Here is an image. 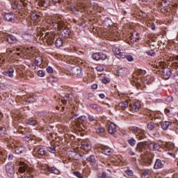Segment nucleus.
Returning <instances> with one entry per match:
<instances>
[{
	"mask_svg": "<svg viewBox=\"0 0 178 178\" xmlns=\"http://www.w3.org/2000/svg\"><path fill=\"white\" fill-rule=\"evenodd\" d=\"M41 37H44L48 45H52L56 34L54 31H47V28L42 29Z\"/></svg>",
	"mask_w": 178,
	"mask_h": 178,
	"instance_id": "obj_1",
	"label": "nucleus"
},
{
	"mask_svg": "<svg viewBox=\"0 0 178 178\" xmlns=\"http://www.w3.org/2000/svg\"><path fill=\"white\" fill-rule=\"evenodd\" d=\"M129 129V131H131L135 134L136 138L138 140H143V138H145V131L144 129L138 127H130Z\"/></svg>",
	"mask_w": 178,
	"mask_h": 178,
	"instance_id": "obj_2",
	"label": "nucleus"
},
{
	"mask_svg": "<svg viewBox=\"0 0 178 178\" xmlns=\"http://www.w3.org/2000/svg\"><path fill=\"white\" fill-rule=\"evenodd\" d=\"M87 9V4L84 2L78 3L75 6L71 7V10L74 15H78L79 12H86Z\"/></svg>",
	"mask_w": 178,
	"mask_h": 178,
	"instance_id": "obj_3",
	"label": "nucleus"
},
{
	"mask_svg": "<svg viewBox=\"0 0 178 178\" xmlns=\"http://www.w3.org/2000/svg\"><path fill=\"white\" fill-rule=\"evenodd\" d=\"M51 24L55 30L60 31L63 27H65V23L62 22V19L60 17H52Z\"/></svg>",
	"mask_w": 178,
	"mask_h": 178,
	"instance_id": "obj_4",
	"label": "nucleus"
},
{
	"mask_svg": "<svg viewBox=\"0 0 178 178\" xmlns=\"http://www.w3.org/2000/svg\"><path fill=\"white\" fill-rule=\"evenodd\" d=\"M6 172L9 177H13L15 176V167L12 163L6 164Z\"/></svg>",
	"mask_w": 178,
	"mask_h": 178,
	"instance_id": "obj_5",
	"label": "nucleus"
},
{
	"mask_svg": "<svg viewBox=\"0 0 178 178\" xmlns=\"http://www.w3.org/2000/svg\"><path fill=\"white\" fill-rule=\"evenodd\" d=\"M147 145H148V142L147 141L139 142L136 145V150L138 152H144L145 148H147Z\"/></svg>",
	"mask_w": 178,
	"mask_h": 178,
	"instance_id": "obj_6",
	"label": "nucleus"
},
{
	"mask_svg": "<svg viewBox=\"0 0 178 178\" xmlns=\"http://www.w3.org/2000/svg\"><path fill=\"white\" fill-rule=\"evenodd\" d=\"M92 58L95 60H105L108 56L104 53H95L92 55Z\"/></svg>",
	"mask_w": 178,
	"mask_h": 178,
	"instance_id": "obj_7",
	"label": "nucleus"
},
{
	"mask_svg": "<svg viewBox=\"0 0 178 178\" xmlns=\"http://www.w3.org/2000/svg\"><path fill=\"white\" fill-rule=\"evenodd\" d=\"M141 108V103L138 101L135 102L134 104L129 105V109L131 112H138Z\"/></svg>",
	"mask_w": 178,
	"mask_h": 178,
	"instance_id": "obj_8",
	"label": "nucleus"
},
{
	"mask_svg": "<svg viewBox=\"0 0 178 178\" xmlns=\"http://www.w3.org/2000/svg\"><path fill=\"white\" fill-rule=\"evenodd\" d=\"M164 166H165V162L162 161L161 159H157L154 162V165L153 168L156 170H158L159 169H163Z\"/></svg>",
	"mask_w": 178,
	"mask_h": 178,
	"instance_id": "obj_9",
	"label": "nucleus"
},
{
	"mask_svg": "<svg viewBox=\"0 0 178 178\" xmlns=\"http://www.w3.org/2000/svg\"><path fill=\"white\" fill-rule=\"evenodd\" d=\"M79 115L77 114H74L72 115V119H74V120H77L79 123H86L87 122V118L84 115H82L81 117H78Z\"/></svg>",
	"mask_w": 178,
	"mask_h": 178,
	"instance_id": "obj_10",
	"label": "nucleus"
},
{
	"mask_svg": "<svg viewBox=\"0 0 178 178\" xmlns=\"http://www.w3.org/2000/svg\"><path fill=\"white\" fill-rule=\"evenodd\" d=\"M71 74H72V76H81V67L79 66L72 67Z\"/></svg>",
	"mask_w": 178,
	"mask_h": 178,
	"instance_id": "obj_11",
	"label": "nucleus"
},
{
	"mask_svg": "<svg viewBox=\"0 0 178 178\" xmlns=\"http://www.w3.org/2000/svg\"><path fill=\"white\" fill-rule=\"evenodd\" d=\"M6 22H11V23L15 22V15L13 13H6L3 17Z\"/></svg>",
	"mask_w": 178,
	"mask_h": 178,
	"instance_id": "obj_12",
	"label": "nucleus"
},
{
	"mask_svg": "<svg viewBox=\"0 0 178 178\" xmlns=\"http://www.w3.org/2000/svg\"><path fill=\"white\" fill-rule=\"evenodd\" d=\"M15 73V70L13 67L9 68L7 71L2 73L6 77H10V79H13V74Z\"/></svg>",
	"mask_w": 178,
	"mask_h": 178,
	"instance_id": "obj_13",
	"label": "nucleus"
},
{
	"mask_svg": "<svg viewBox=\"0 0 178 178\" xmlns=\"http://www.w3.org/2000/svg\"><path fill=\"white\" fill-rule=\"evenodd\" d=\"M23 6V0L15 1L12 4L13 9H22Z\"/></svg>",
	"mask_w": 178,
	"mask_h": 178,
	"instance_id": "obj_14",
	"label": "nucleus"
},
{
	"mask_svg": "<svg viewBox=\"0 0 178 178\" xmlns=\"http://www.w3.org/2000/svg\"><path fill=\"white\" fill-rule=\"evenodd\" d=\"M108 131L109 134H115L116 133V124L111 122L108 126Z\"/></svg>",
	"mask_w": 178,
	"mask_h": 178,
	"instance_id": "obj_15",
	"label": "nucleus"
},
{
	"mask_svg": "<svg viewBox=\"0 0 178 178\" xmlns=\"http://www.w3.org/2000/svg\"><path fill=\"white\" fill-rule=\"evenodd\" d=\"M60 34L64 38H69V37L70 36V29H69L68 28H65L62 30Z\"/></svg>",
	"mask_w": 178,
	"mask_h": 178,
	"instance_id": "obj_16",
	"label": "nucleus"
},
{
	"mask_svg": "<svg viewBox=\"0 0 178 178\" xmlns=\"http://www.w3.org/2000/svg\"><path fill=\"white\" fill-rule=\"evenodd\" d=\"M161 129L163 130H168L170 126H172V122L170 121H164L161 123Z\"/></svg>",
	"mask_w": 178,
	"mask_h": 178,
	"instance_id": "obj_17",
	"label": "nucleus"
},
{
	"mask_svg": "<svg viewBox=\"0 0 178 178\" xmlns=\"http://www.w3.org/2000/svg\"><path fill=\"white\" fill-rule=\"evenodd\" d=\"M154 173V171L151 169L145 170L142 173L141 178H145L147 176H151Z\"/></svg>",
	"mask_w": 178,
	"mask_h": 178,
	"instance_id": "obj_18",
	"label": "nucleus"
},
{
	"mask_svg": "<svg viewBox=\"0 0 178 178\" xmlns=\"http://www.w3.org/2000/svg\"><path fill=\"white\" fill-rule=\"evenodd\" d=\"M38 4L40 6H43V8H48L49 6V0H40Z\"/></svg>",
	"mask_w": 178,
	"mask_h": 178,
	"instance_id": "obj_19",
	"label": "nucleus"
},
{
	"mask_svg": "<svg viewBox=\"0 0 178 178\" xmlns=\"http://www.w3.org/2000/svg\"><path fill=\"white\" fill-rule=\"evenodd\" d=\"M163 76L167 79H170V77L172 76V70H170V69H169V68L164 70Z\"/></svg>",
	"mask_w": 178,
	"mask_h": 178,
	"instance_id": "obj_20",
	"label": "nucleus"
},
{
	"mask_svg": "<svg viewBox=\"0 0 178 178\" xmlns=\"http://www.w3.org/2000/svg\"><path fill=\"white\" fill-rule=\"evenodd\" d=\"M23 151H24V148L22 145L20 146L15 145V154L19 155V154H22Z\"/></svg>",
	"mask_w": 178,
	"mask_h": 178,
	"instance_id": "obj_21",
	"label": "nucleus"
},
{
	"mask_svg": "<svg viewBox=\"0 0 178 178\" xmlns=\"http://www.w3.org/2000/svg\"><path fill=\"white\" fill-rule=\"evenodd\" d=\"M87 162H90L91 165L95 166V156L94 155H90L88 158L86 159Z\"/></svg>",
	"mask_w": 178,
	"mask_h": 178,
	"instance_id": "obj_22",
	"label": "nucleus"
},
{
	"mask_svg": "<svg viewBox=\"0 0 178 178\" xmlns=\"http://www.w3.org/2000/svg\"><path fill=\"white\" fill-rule=\"evenodd\" d=\"M6 40L9 44H15L17 41L16 38L13 35L7 36Z\"/></svg>",
	"mask_w": 178,
	"mask_h": 178,
	"instance_id": "obj_23",
	"label": "nucleus"
},
{
	"mask_svg": "<svg viewBox=\"0 0 178 178\" xmlns=\"http://www.w3.org/2000/svg\"><path fill=\"white\" fill-rule=\"evenodd\" d=\"M103 151L104 154L108 156L111 155V154H112V149L106 146L103 147Z\"/></svg>",
	"mask_w": 178,
	"mask_h": 178,
	"instance_id": "obj_24",
	"label": "nucleus"
},
{
	"mask_svg": "<svg viewBox=\"0 0 178 178\" xmlns=\"http://www.w3.org/2000/svg\"><path fill=\"white\" fill-rule=\"evenodd\" d=\"M19 172L20 173H24V172H26V173H29V168H27V165H24L19 168Z\"/></svg>",
	"mask_w": 178,
	"mask_h": 178,
	"instance_id": "obj_25",
	"label": "nucleus"
},
{
	"mask_svg": "<svg viewBox=\"0 0 178 178\" xmlns=\"http://www.w3.org/2000/svg\"><path fill=\"white\" fill-rule=\"evenodd\" d=\"M39 168L40 169V170L49 171V165L47 164L39 163Z\"/></svg>",
	"mask_w": 178,
	"mask_h": 178,
	"instance_id": "obj_26",
	"label": "nucleus"
},
{
	"mask_svg": "<svg viewBox=\"0 0 178 178\" xmlns=\"http://www.w3.org/2000/svg\"><path fill=\"white\" fill-rule=\"evenodd\" d=\"M35 63L36 66H41V65H42V58L40 56L35 57Z\"/></svg>",
	"mask_w": 178,
	"mask_h": 178,
	"instance_id": "obj_27",
	"label": "nucleus"
},
{
	"mask_svg": "<svg viewBox=\"0 0 178 178\" xmlns=\"http://www.w3.org/2000/svg\"><path fill=\"white\" fill-rule=\"evenodd\" d=\"M56 47L57 48H60V47H62V45H63V41H62L61 38H58L56 41Z\"/></svg>",
	"mask_w": 178,
	"mask_h": 178,
	"instance_id": "obj_28",
	"label": "nucleus"
},
{
	"mask_svg": "<svg viewBox=\"0 0 178 178\" xmlns=\"http://www.w3.org/2000/svg\"><path fill=\"white\" fill-rule=\"evenodd\" d=\"M26 124H30V126H35L37 124V120H26Z\"/></svg>",
	"mask_w": 178,
	"mask_h": 178,
	"instance_id": "obj_29",
	"label": "nucleus"
},
{
	"mask_svg": "<svg viewBox=\"0 0 178 178\" xmlns=\"http://www.w3.org/2000/svg\"><path fill=\"white\" fill-rule=\"evenodd\" d=\"M83 147L84 151H86V152H88V151L91 150V145L89 143H84L83 145Z\"/></svg>",
	"mask_w": 178,
	"mask_h": 178,
	"instance_id": "obj_30",
	"label": "nucleus"
},
{
	"mask_svg": "<svg viewBox=\"0 0 178 178\" xmlns=\"http://www.w3.org/2000/svg\"><path fill=\"white\" fill-rule=\"evenodd\" d=\"M49 172L54 173V175H59V170L55 167H51L49 168Z\"/></svg>",
	"mask_w": 178,
	"mask_h": 178,
	"instance_id": "obj_31",
	"label": "nucleus"
},
{
	"mask_svg": "<svg viewBox=\"0 0 178 178\" xmlns=\"http://www.w3.org/2000/svg\"><path fill=\"white\" fill-rule=\"evenodd\" d=\"M128 143L129 144V145H131V147H134V145H136V144L137 143V141H136V139H134V138H131V139L128 140Z\"/></svg>",
	"mask_w": 178,
	"mask_h": 178,
	"instance_id": "obj_32",
	"label": "nucleus"
},
{
	"mask_svg": "<svg viewBox=\"0 0 178 178\" xmlns=\"http://www.w3.org/2000/svg\"><path fill=\"white\" fill-rule=\"evenodd\" d=\"M118 106H120V108H127L129 106V102H121L118 104Z\"/></svg>",
	"mask_w": 178,
	"mask_h": 178,
	"instance_id": "obj_33",
	"label": "nucleus"
},
{
	"mask_svg": "<svg viewBox=\"0 0 178 178\" xmlns=\"http://www.w3.org/2000/svg\"><path fill=\"white\" fill-rule=\"evenodd\" d=\"M20 134H26V131L30 132V129L27 128H19L18 130Z\"/></svg>",
	"mask_w": 178,
	"mask_h": 178,
	"instance_id": "obj_34",
	"label": "nucleus"
},
{
	"mask_svg": "<svg viewBox=\"0 0 178 178\" xmlns=\"http://www.w3.org/2000/svg\"><path fill=\"white\" fill-rule=\"evenodd\" d=\"M88 119L89 122H92L93 123H97V117H95L94 115H89L88 117Z\"/></svg>",
	"mask_w": 178,
	"mask_h": 178,
	"instance_id": "obj_35",
	"label": "nucleus"
},
{
	"mask_svg": "<svg viewBox=\"0 0 178 178\" xmlns=\"http://www.w3.org/2000/svg\"><path fill=\"white\" fill-rule=\"evenodd\" d=\"M147 129L148 130L152 131L155 129V124L152 122H149L147 124Z\"/></svg>",
	"mask_w": 178,
	"mask_h": 178,
	"instance_id": "obj_36",
	"label": "nucleus"
},
{
	"mask_svg": "<svg viewBox=\"0 0 178 178\" xmlns=\"http://www.w3.org/2000/svg\"><path fill=\"white\" fill-rule=\"evenodd\" d=\"M39 17L40 16L35 13H33L31 15V19H32V20H38Z\"/></svg>",
	"mask_w": 178,
	"mask_h": 178,
	"instance_id": "obj_37",
	"label": "nucleus"
},
{
	"mask_svg": "<svg viewBox=\"0 0 178 178\" xmlns=\"http://www.w3.org/2000/svg\"><path fill=\"white\" fill-rule=\"evenodd\" d=\"M153 149H154V151H159V149H161V145L159 143H154Z\"/></svg>",
	"mask_w": 178,
	"mask_h": 178,
	"instance_id": "obj_38",
	"label": "nucleus"
},
{
	"mask_svg": "<svg viewBox=\"0 0 178 178\" xmlns=\"http://www.w3.org/2000/svg\"><path fill=\"white\" fill-rule=\"evenodd\" d=\"M128 70L126 67L122 68L119 70L120 74H127Z\"/></svg>",
	"mask_w": 178,
	"mask_h": 178,
	"instance_id": "obj_39",
	"label": "nucleus"
},
{
	"mask_svg": "<svg viewBox=\"0 0 178 178\" xmlns=\"http://www.w3.org/2000/svg\"><path fill=\"white\" fill-rule=\"evenodd\" d=\"M113 51L115 54V55H120V49L117 48V47H113Z\"/></svg>",
	"mask_w": 178,
	"mask_h": 178,
	"instance_id": "obj_40",
	"label": "nucleus"
},
{
	"mask_svg": "<svg viewBox=\"0 0 178 178\" xmlns=\"http://www.w3.org/2000/svg\"><path fill=\"white\" fill-rule=\"evenodd\" d=\"M125 173H127L128 176L131 177L134 175V172L132 170H130L129 168H128V170L125 171Z\"/></svg>",
	"mask_w": 178,
	"mask_h": 178,
	"instance_id": "obj_41",
	"label": "nucleus"
},
{
	"mask_svg": "<svg viewBox=\"0 0 178 178\" xmlns=\"http://www.w3.org/2000/svg\"><path fill=\"white\" fill-rule=\"evenodd\" d=\"M102 82L104 83V84H108V83H110L111 82V79L108 77H104Z\"/></svg>",
	"mask_w": 178,
	"mask_h": 178,
	"instance_id": "obj_42",
	"label": "nucleus"
},
{
	"mask_svg": "<svg viewBox=\"0 0 178 178\" xmlns=\"http://www.w3.org/2000/svg\"><path fill=\"white\" fill-rule=\"evenodd\" d=\"M146 54L149 55V56H155V51H154V50L147 51Z\"/></svg>",
	"mask_w": 178,
	"mask_h": 178,
	"instance_id": "obj_43",
	"label": "nucleus"
},
{
	"mask_svg": "<svg viewBox=\"0 0 178 178\" xmlns=\"http://www.w3.org/2000/svg\"><path fill=\"white\" fill-rule=\"evenodd\" d=\"M90 108H92V109H95L96 111H98L99 109H101V107H99L97 104H90Z\"/></svg>",
	"mask_w": 178,
	"mask_h": 178,
	"instance_id": "obj_44",
	"label": "nucleus"
},
{
	"mask_svg": "<svg viewBox=\"0 0 178 178\" xmlns=\"http://www.w3.org/2000/svg\"><path fill=\"white\" fill-rule=\"evenodd\" d=\"M120 58H121V59H126L127 56V54L124 53V52H121L119 54Z\"/></svg>",
	"mask_w": 178,
	"mask_h": 178,
	"instance_id": "obj_45",
	"label": "nucleus"
},
{
	"mask_svg": "<svg viewBox=\"0 0 178 178\" xmlns=\"http://www.w3.org/2000/svg\"><path fill=\"white\" fill-rule=\"evenodd\" d=\"M45 153H46V151L43 148H40L38 152V155H41V156L44 155Z\"/></svg>",
	"mask_w": 178,
	"mask_h": 178,
	"instance_id": "obj_46",
	"label": "nucleus"
},
{
	"mask_svg": "<svg viewBox=\"0 0 178 178\" xmlns=\"http://www.w3.org/2000/svg\"><path fill=\"white\" fill-rule=\"evenodd\" d=\"M38 76L39 77H44V76H45V72L44 71H42V70H39L38 72Z\"/></svg>",
	"mask_w": 178,
	"mask_h": 178,
	"instance_id": "obj_47",
	"label": "nucleus"
},
{
	"mask_svg": "<svg viewBox=\"0 0 178 178\" xmlns=\"http://www.w3.org/2000/svg\"><path fill=\"white\" fill-rule=\"evenodd\" d=\"M126 59L128 60V62H133V60H134V58L131 55H127Z\"/></svg>",
	"mask_w": 178,
	"mask_h": 178,
	"instance_id": "obj_48",
	"label": "nucleus"
},
{
	"mask_svg": "<svg viewBox=\"0 0 178 178\" xmlns=\"http://www.w3.org/2000/svg\"><path fill=\"white\" fill-rule=\"evenodd\" d=\"M47 150L49 151V152H55L56 147L55 146L48 147Z\"/></svg>",
	"mask_w": 178,
	"mask_h": 178,
	"instance_id": "obj_49",
	"label": "nucleus"
},
{
	"mask_svg": "<svg viewBox=\"0 0 178 178\" xmlns=\"http://www.w3.org/2000/svg\"><path fill=\"white\" fill-rule=\"evenodd\" d=\"M74 176H76V177L79 178H83V175H81V173L79 172H74Z\"/></svg>",
	"mask_w": 178,
	"mask_h": 178,
	"instance_id": "obj_50",
	"label": "nucleus"
},
{
	"mask_svg": "<svg viewBox=\"0 0 178 178\" xmlns=\"http://www.w3.org/2000/svg\"><path fill=\"white\" fill-rule=\"evenodd\" d=\"M5 62V58L3 57V55H0V66Z\"/></svg>",
	"mask_w": 178,
	"mask_h": 178,
	"instance_id": "obj_51",
	"label": "nucleus"
},
{
	"mask_svg": "<svg viewBox=\"0 0 178 178\" xmlns=\"http://www.w3.org/2000/svg\"><path fill=\"white\" fill-rule=\"evenodd\" d=\"M47 73H54V69L51 66L47 67Z\"/></svg>",
	"mask_w": 178,
	"mask_h": 178,
	"instance_id": "obj_52",
	"label": "nucleus"
},
{
	"mask_svg": "<svg viewBox=\"0 0 178 178\" xmlns=\"http://www.w3.org/2000/svg\"><path fill=\"white\" fill-rule=\"evenodd\" d=\"M104 131H105V129L104 128H99L96 131L97 133H104Z\"/></svg>",
	"mask_w": 178,
	"mask_h": 178,
	"instance_id": "obj_53",
	"label": "nucleus"
},
{
	"mask_svg": "<svg viewBox=\"0 0 178 178\" xmlns=\"http://www.w3.org/2000/svg\"><path fill=\"white\" fill-rule=\"evenodd\" d=\"M6 131V128H1V131H0V136H3L5 134V131Z\"/></svg>",
	"mask_w": 178,
	"mask_h": 178,
	"instance_id": "obj_54",
	"label": "nucleus"
},
{
	"mask_svg": "<svg viewBox=\"0 0 178 178\" xmlns=\"http://www.w3.org/2000/svg\"><path fill=\"white\" fill-rule=\"evenodd\" d=\"M91 88L92 90H97V88H98V85L97 83H95L91 86Z\"/></svg>",
	"mask_w": 178,
	"mask_h": 178,
	"instance_id": "obj_55",
	"label": "nucleus"
},
{
	"mask_svg": "<svg viewBox=\"0 0 178 178\" xmlns=\"http://www.w3.org/2000/svg\"><path fill=\"white\" fill-rule=\"evenodd\" d=\"M100 178H108V175H106V173L105 172H103Z\"/></svg>",
	"mask_w": 178,
	"mask_h": 178,
	"instance_id": "obj_56",
	"label": "nucleus"
},
{
	"mask_svg": "<svg viewBox=\"0 0 178 178\" xmlns=\"http://www.w3.org/2000/svg\"><path fill=\"white\" fill-rule=\"evenodd\" d=\"M63 0H52V2L54 3H60V2H62Z\"/></svg>",
	"mask_w": 178,
	"mask_h": 178,
	"instance_id": "obj_57",
	"label": "nucleus"
},
{
	"mask_svg": "<svg viewBox=\"0 0 178 178\" xmlns=\"http://www.w3.org/2000/svg\"><path fill=\"white\" fill-rule=\"evenodd\" d=\"M131 40H132V41H137V40H138V37L134 38V35H132Z\"/></svg>",
	"mask_w": 178,
	"mask_h": 178,
	"instance_id": "obj_58",
	"label": "nucleus"
},
{
	"mask_svg": "<svg viewBox=\"0 0 178 178\" xmlns=\"http://www.w3.org/2000/svg\"><path fill=\"white\" fill-rule=\"evenodd\" d=\"M72 97H73V95L72 94H68L67 95L65 96V98L67 99H69L70 98H72Z\"/></svg>",
	"mask_w": 178,
	"mask_h": 178,
	"instance_id": "obj_59",
	"label": "nucleus"
},
{
	"mask_svg": "<svg viewBox=\"0 0 178 178\" xmlns=\"http://www.w3.org/2000/svg\"><path fill=\"white\" fill-rule=\"evenodd\" d=\"M99 98H101L102 99H104V98H105V95H104V94H99Z\"/></svg>",
	"mask_w": 178,
	"mask_h": 178,
	"instance_id": "obj_60",
	"label": "nucleus"
},
{
	"mask_svg": "<svg viewBox=\"0 0 178 178\" xmlns=\"http://www.w3.org/2000/svg\"><path fill=\"white\" fill-rule=\"evenodd\" d=\"M129 154L131 156L136 155V153H135L134 152H133V151L129 152Z\"/></svg>",
	"mask_w": 178,
	"mask_h": 178,
	"instance_id": "obj_61",
	"label": "nucleus"
},
{
	"mask_svg": "<svg viewBox=\"0 0 178 178\" xmlns=\"http://www.w3.org/2000/svg\"><path fill=\"white\" fill-rule=\"evenodd\" d=\"M150 27L152 30H155V24H152Z\"/></svg>",
	"mask_w": 178,
	"mask_h": 178,
	"instance_id": "obj_62",
	"label": "nucleus"
},
{
	"mask_svg": "<svg viewBox=\"0 0 178 178\" xmlns=\"http://www.w3.org/2000/svg\"><path fill=\"white\" fill-rule=\"evenodd\" d=\"M8 159H10V160L13 159V155L9 154Z\"/></svg>",
	"mask_w": 178,
	"mask_h": 178,
	"instance_id": "obj_63",
	"label": "nucleus"
},
{
	"mask_svg": "<svg viewBox=\"0 0 178 178\" xmlns=\"http://www.w3.org/2000/svg\"><path fill=\"white\" fill-rule=\"evenodd\" d=\"M136 87H140V86H141V84L138 82H136Z\"/></svg>",
	"mask_w": 178,
	"mask_h": 178,
	"instance_id": "obj_64",
	"label": "nucleus"
}]
</instances>
